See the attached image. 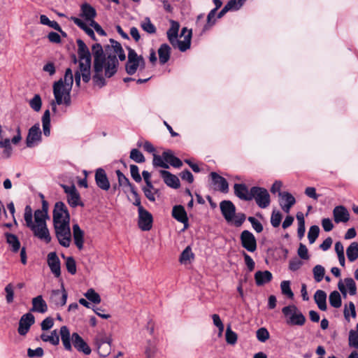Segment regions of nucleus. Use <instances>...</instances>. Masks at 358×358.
<instances>
[{"label": "nucleus", "mask_w": 358, "mask_h": 358, "mask_svg": "<svg viewBox=\"0 0 358 358\" xmlns=\"http://www.w3.org/2000/svg\"><path fill=\"white\" fill-rule=\"evenodd\" d=\"M41 209L36 210L34 213L30 206H26L24 213V220L26 226L32 231L34 236L49 243L51 236L47 226V220L50 219L48 215L49 204L46 200L41 202Z\"/></svg>", "instance_id": "1"}, {"label": "nucleus", "mask_w": 358, "mask_h": 358, "mask_svg": "<svg viewBox=\"0 0 358 358\" xmlns=\"http://www.w3.org/2000/svg\"><path fill=\"white\" fill-rule=\"evenodd\" d=\"M78 56L73 58L74 64H78L77 69L75 71V83L77 87L80 86L81 79L85 83L91 80V53L86 44L81 39L77 40Z\"/></svg>", "instance_id": "2"}, {"label": "nucleus", "mask_w": 358, "mask_h": 358, "mask_svg": "<svg viewBox=\"0 0 358 358\" xmlns=\"http://www.w3.org/2000/svg\"><path fill=\"white\" fill-rule=\"evenodd\" d=\"M73 84L72 69L65 71L64 78L53 84V94L57 104L69 107L71 104V92Z\"/></svg>", "instance_id": "3"}, {"label": "nucleus", "mask_w": 358, "mask_h": 358, "mask_svg": "<svg viewBox=\"0 0 358 358\" xmlns=\"http://www.w3.org/2000/svg\"><path fill=\"white\" fill-rule=\"evenodd\" d=\"M110 45H108L106 48V51H108V49H110L105 66V75L108 78L113 76L117 71L118 66L117 57H118L120 61H124L126 59V55L121 44L113 39H110Z\"/></svg>", "instance_id": "4"}, {"label": "nucleus", "mask_w": 358, "mask_h": 358, "mask_svg": "<svg viewBox=\"0 0 358 358\" xmlns=\"http://www.w3.org/2000/svg\"><path fill=\"white\" fill-rule=\"evenodd\" d=\"M128 56L125 65L126 72L129 75L135 74L137 71H142L145 67V62L142 55H138L136 52L131 48H127Z\"/></svg>", "instance_id": "5"}, {"label": "nucleus", "mask_w": 358, "mask_h": 358, "mask_svg": "<svg viewBox=\"0 0 358 358\" xmlns=\"http://www.w3.org/2000/svg\"><path fill=\"white\" fill-rule=\"evenodd\" d=\"M282 313L289 325L302 326L306 322V317L295 305L285 306Z\"/></svg>", "instance_id": "6"}, {"label": "nucleus", "mask_w": 358, "mask_h": 358, "mask_svg": "<svg viewBox=\"0 0 358 358\" xmlns=\"http://www.w3.org/2000/svg\"><path fill=\"white\" fill-rule=\"evenodd\" d=\"M53 226L70 224V215L67 207L62 201L55 203L52 212Z\"/></svg>", "instance_id": "7"}, {"label": "nucleus", "mask_w": 358, "mask_h": 358, "mask_svg": "<svg viewBox=\"0 0 358 358\" xmlns=\"http://www.w3.org/2000/svg\"><path fill=\"white\" fill-rule=\"evenodd\" d=\"M255 199L261 208H267L271 203V197L266 189L260 187H252V200Z\"/></svg>", "instance_id": "8"}, {"label": "nucleus", "mask_w": 358, "mask_h": 358, "mask_svg": "<svg viewBox=\"0 0 358 358\" xmlns=\"http://www.w3.org/2000/svg\"><path fill=\"white\" fill-rule=\"evenodd\" d=\"M42 142V132L39 123H36L28 130L26 137V145L27 148H34Z\"/></svg>", "instance_id": "9"}, {"label": "nucleus", "mask_w": 358, "mask_h": 358, "mask_svg": "<svg viewBox=\"0 0 358 358\" xmlns=\"http://www.w3.org/2000/svg\"><path fill=\"white\" fill-rule=\"evenodd\" d=\"M54 229L59 243L63 247L69 248L71 243L70 224L54 227Z\"/></svg>", "instance_id": "10"}, {"label": "nucleus", "mask_w": 358, "mask_h": 358, "mask_svg": "<svg viewBox=\"0 0 358 358\" xmlns=\"http://www.w3.org/2000/svg\"><path fill=\"white\" fill-rule=\"evenodd\" d=\"M22 140V135L20 127L17 129V134L10 140L8 138H0V148L3 149V155L8 158L11 156L13 148L11 143L14 145L18 144Z\"/></svg>", "instance_id": "11"}, {"label": "nucleus", "mask_w": 358, "mask_h": 358, "mask_svg": "<svg viewBox=\"0 0 358 358\" xmlns=\"http://www.w3.org/2000/svg\"><path fill=\"white\" fill-rule=\"evenodd\" d=\"M64 192L66 194L68 203L73 208L78 206H83L80 196L75 185H62Z\"/></svg>", "instance_id": "12"}, {"label": "nucleus", "mask_w": 358, "mask_h": 358, "mask_svg": "<svg viewBox=\"0 0 358 358\" xmlns=\"http://www.w3.org/2000/svg\"><path fill=\"white\" fill-rule=\"evenodd\" d=\"M68 294L62 284L61 289H53L50 296V303L53 304L55 308H60L66 303Z\"/></svg>", "instance_id": "13"}, {"label": "nucleus", "mask_w": 358, "mask_h": 358, "mask_svg": "<svg viewBox=\"0 0 358 358\" xmlns=\"http://www.w3.org/2000/svg\"><path fill=\"white\" fill-rule=\"evenodd\" d=\"M241 245L248 252H253L257 250V241L252 232L244 230L240 236Z\"/></svg>", "instance_id": "14"}, {"label": "nucleus", "mask_w": 358, "mask_h": 358, "mask_svg": "<svg viewBox=\"0 0 358 358\" xmlns=\"http://www.w3.org/2000/svg\"><path fill=\"white\" fill-rule=\"evenodd\" d=\"M92 52L94 56V69L100 71L101 66H105L106 59L104 57L103 50L101 44L95 43L92 46Z\"/></svg>", "instance_id": "15"}, {"label": "nucleus", "mask_w": 358, "mask_h": 358, "mask_svg": "<svg viewBox=\"0 0 358 358\" xmlns=\"http://www.w3.org/2000/svg\"><path fill=\"white\" fill-rule=\"evenodd\" d=\"M34 322L35 317L31 313L24 314L19 321L18 334L21 336H25Z\"/></svg>", "instance_id": "16"}, {"label": "nucleus", "mask_w": 358, "mask_h": 358, "mask_svg": "<svg viewBox=\"0 0 358 358\" xmlns=\"http://www.w3.org/2000/svg\"><path fill=\"white\" fill-rule=\"evenodd\" d=\"M152 215L145 208H140L138 224L142 231H149L152 226Z\"/></svg>", "instance_id": "17"}, {"label": "nucleus", "mask_w": 358, "mask_h": 358, "mask_svg": "<svg viewBox=\"0 0 358 358\" xmlns=\"http://www.w3.org/2000/svg\"><path fill=\"white\" fill-rule=\"evenodd\" d=\"M279 205L281 209L286 213H289L291 208L295 204L296 199L288 192H279Z\"/></svg>", "instance_id": "18"}, {"label": "nucleus", "mask_w": 358, "mask_h": 358, "mask_svg": "<svg viewBox=\"0 0 358 358\" xmlns=\"http://www.w3.org/2000/svg\"><path fill=\"white\" fill-rule=\"evenodd\" d=\"M338 288L345 297L348 291L352 296L357 293L356 284L352 278H345L343 280H341L338 283Z\"/></svg>", "instance_id": "19"}, {"label": "nucleus", "mask_w": 358, "mask_h": 358, "mask_svg": "<svg viewBox=\"0 0 358 358\" xmlns=\"http://www.w3.org/2000/svg\"><path fill=\"white\" fill-rule=\"evenodd\" d=\"M220 208L221 213L227 222H232L234 213H236V206L229 200H224L220 202Z\"/></svg>", "instance_id": "20"}, {"label": "nucleus", "mask_w": 358, "mask_h": 358, "mask_svg": "<svg viewBox=\"0 0 358 358\" xmlns=\"http://www.w3.org/2000/svg\"><path fill=\"white\" fill-rule=\"evenodd\" d=\"M210 176L215 190L222 193H227L229 192V184L224 178L215 172H211Z\"/></svg>", "instance_id": "21"}, {"label": "nucleus", "mask_w": 358, "mask_h": 358, "mask_svg": "<svg viewBox=\"0 0 358 358\" xmlns=\"http://www.w3.org/2000/svg\"><path fill=\"white\" fill-rule=\"evenodd\" d=\"M184 36L183 41L177 39V43L172 45L174 48H178L181 52H185L190 48L192 38V29H187L186 27L182 28L181 36Z\"/></svg>", "instance_id": "22"}, {"label": "nucleus", "mask_w": 358, "mask_h": 358, "mask_svg": "<svg viewBox=\"0 0 358 358\" xmlns=\"http://www.w3.org/2000/svg\"><path fill=\"white\" fill-rule=\"evenodd\" d=\"M234 194L243 201L252 200V188L249 189L245 184L236 183L234 185Z\"/></svg>", "instance_id": "23"}, {"label": "nucleus", "mask_w": 358, "mask_h": 358, "mask_svg": "<svg viewBox=\"0 0 358 358\" xmlns=\"http://www.w3.org/2000/svg\"><path fill=\"white\" fill-rule=\"evenodd\" d=\"M48 304L43 299L42 295H38L31 299V312L43 314L48 311Z\"/></svg>", "instance_id": "24"}, {"label": "nucleus", "mask_w": 358, "mask_h": 358, "mask_svg": "<svg viewBox=\"0 0 358 358\" xmlns=\"http://www.w3.org/2000/svg\"><path fill=\"white\" fill-rule=\"evenodd\" d=\"M48 264L55 276L59 278L61 275L60 261L56 252H52L48 255Z\"/></svg>", "instance_id": "25"}, {"label": "nucleus", "mask_w": 358, "mask_h": 358, "mask_svg": "<svg viewBox=\"0 0 358 358\" xmlns=\"http://www.w3.org/2000/svg\"><path fill=\"white\" fill-rule=\"evenodd\" d=\"M72 230L74 244L79 250H82L84 248L85 232L77 223L73 225Z\"/></svg>", "instance_id": "26"}, {"label": "nucleus", "mask_w": 358, "mask_h": 358, "mask_svg": "<svg viewBox=\"0 0 358 358\" xmlns=\"http://www.w3.org/2000/svg\"><path fill=\"white\" fill-rule=\"evenodd\" d=\"M80 17L85 21L90 24L94 21V17L96 15V10L90 4L87 3H83L80 6Z\"/></svg>", "instance_id": "27"}, {"label": "nucleus", "mask_w": 358, "mask_h": 358, "mask_svg": "<svg viewBox=\"0 0 358 358\" xmlns=\"http://www.w3.org/2000/svg\"><path fill=\"white\" fill-rule=\"evenodd\" d=\"M71 340L74 347L85 355H90L92 352L90 348L85 341L77 333H73L71 336Z\"/></svg>", "instance_id": "28"}, {"label": "nucleus", "mask_w": 358, "mask_h": 358, "mask_svg": "<svg viewBox=\"0 0 358 358\" xmlns=\"http://www.w3.org/2000/svg\"><path fill=\"white\" fill-rule=\"evenodd\" d=\"M95 180L97 186L103 190H108L110 182L108 180L106 173L103 169H98L95 173Z\"/></svg>", "instance_id": "29"}, {"label": "nucleus", "mask_w": 358, "mask_h": 358, "mask_svg": "<svg viewBox=\"0 0 358 358\" xmlns=\"http://www.w3.org/2000/svg\"><path fill=\"white\" fill-rule=\"evenodd\" d=\"M172 216L178 222L184 224L185 228H187L188 218L187 213L182 206H175L172 210Z\"/></svg>", "instance_id": "30"}, {"label": "nucleus", "mask_w": 358, "mask_h": 358, "mask_svg": "<svg viewBox=\"0 0 358 358\" xmlns=\"http://www.w3.org/2000/svg\"><path fill=\"white\" fill-rule=\"evenodd\" d=\"M334 221L336 223L346 222L350 219V214L348 210L343 206L334 208L333 210Z\"/></svg>", "instance_id": "31"}, {"label": "nucleus", "mask_w": 358, "mask_h": 358, "mask_svg": "<svg viewBox=\"0 0 358 358\" xmlns=\"http://www.w3.org/2000/svg\"><path fill=\"white\" fill-rule=\"evenodd\" d=\"M159 173L168 186L175 189L180 187V180L176 176L165 170H161Z\"/></svg>", "instance_id": "32"}, {"label": "nucleus", "mask_w": 358, "mask_h": 358, "mask_svg": "<svg viewBox=\"0 0 358 358\" xmlns=\"http://www.w3.org/2000/svg\"><path fill=\"white\" fill-rule=\"evenodd\" d=\"M272 273L268 271H258L255 274V280L257 286H262L272 280Z\"/></svg>", "instance_id": "33"}, {"label": "nucleus", "mask_w": 358, "mask_h": 358, "mask_svg": "<svg viewBox=\"0 0 358 358\" xmlns=\"http://www.w3.org/2000/svg\"><path fill=\"white\" fill-rule=\"evenodd\" d=\"M179 28L180 24L178 22L174 20L171 21V27L167 31L166 34L171 45H174V43H177Z\"/></svg>", "instance_id": "34"}, {"label": "nucleus", "mask_w": 358, "mask_h": 358, "mask_svg": "<svg viewBox=\"0 0 358 358\" xmlns=\"http://www.w3.org/2000/svg\"><path fill=\"white\" fill-rule=\"evenodd\" d=\"M59 334L61 336V340L64 348L66 350L71 351L72 349L71 343V334L68 327L66 326H62L60 328Z\"/></svg>", "instance_id": "35"}, {"label": "nucleus", "mask_w": 358, "mask_h": 358, "mask_svg": "<svg viewBox=\"0 0 358 358\" xmlns=\"http://www.w3.org/2000/svg\"><path fill=\"white\" fill-rule=\"evenodd\" d=\"M4 235L6 243L9 245L12 252H17L20 248V242L17 236L8 232L5 233Z\"/></svg>", "instance_id": "36"}, {"label": "nucleus", "mask_w": 358, "mask_h": 358, "mask_svg": "<svg viewBox=\"0 0 358 358\" xmlns=\"http://www.w3.org/2000/svg\"><path fill=\"white\" fill-rule=\"evenodd\" d=\"M159 59L161 64H166L170 59L171 48L166 44H162L158 49Z\"/></svg>", "instance_id": "37"}, {"label": "nucleus", "mask_w": 358, "mask_h": 358, "mask_svg": "<svg viewBox=\"0 0 358 358\" xmlns=\"http://www.w3.org/2000/svg\"><path fill=\"white\" fill-rule=\"evenodd\" d=\"M314 299L321 310H327V294L323 290H317L314 294Z\"/></svg>", "instance_id": "38"}, {"label": "nucleus", "mask_w": 358, "mask_h": 358, "mask_svg": "<svg viewBox=\"0 0 358 358\" xmlns=\"http://www.w3.org/2000/svg\"><path fill=\"white\" fill-rule=\"evenodd\" d=\"M71 20L80 29L84 30L85 33L90 36L93 40H96L95 34L94 31L87 26L86 22L83 21L82 19H80L76 17H72Z\"/></svg>", "instance_id": "39"}, {"label": "nucleus", "mask_w": 358, "mask_h": 358, "mask_svg": "<svg viewBox=\"0 0 358 358\" xmlns=\"http://www.w3.org/2000/svg\"><path fill=\"white\" fill-rule=\"evenodd\" d=\"M41 121L43 134L48 137L50 135V113L49 110H45Z\"/></svg>", "instance_id": "40"}, {"label": "nucleus", "mask_w": 358, "mask_h": 358, "mask_svg": "<svg viewBox=\"0 0 358 358\" xmlns=\"http://www.w3.org/2000/svg\"><path fill=\"white\" fill-rule=\"evenodd\" d=\"M41 338L44 342H48L53 345H57L59 343V336L57 330L52 331L50 334H42Z\"/></svg>", "instance_id": "41"}, {"label": "nucleus", "mask_w": 358, "mask_h": 358, "mask_svg": "<svg viewBox=\"0 0 358 358\" xmlns=\"http://www.w3.org/2000/svg\"><path fill=\"white\" fill-rule=\"evenodd\" d=\"M346 255L350 262H355L358 258V243L352 242L346 250Z\"/></svg>", "instance_id": "42"}, {"label": "nucleus", "mask_w": 358, "mask_h": 358, "mask_svg": "<svg viewBox=\"0 0 358 358\" xmlns=\"http://www.w3.org/2000/svg\"><path fill=\"white\" fill-rule=\"evenodd\" d=\"M194 258V255L192 251V248L190 246L186 247V248L182 252L180 257V262L182 264H187L191 262Z\"/></svg>", "instance_id": "43"}, {"label": "nucleus", "mask_w": 358, "mask_h": 358, "mask_svg": "<svg viewBox=\"0 0 358 358\" xmlns=\"http://www.w3.org/2000/svg\"><path fill=\"white\" fill-rule=\"evenodd\" d=\"M4 292L6 303H12L15 298V285L12 282L7 284L4 287Z\"/></svg>", "instance_id": "44"}, {"label": "nucleus", "mask_w": 358, "mask_h": 358, "mask_svg": "<svg viewBox=\"0 0 358 358\" xmlns=\"http://www.w3.org/2000/svg\"><path fill=\"white\" fill-rule=\"evenodd\" d=\"M116 174L118 179V183L120 186L129 188L130 191L134 189V185L129 182V179L120 171H116Z\"/></svg>", "instance_id": "45"}, {"label": "nucleus", "mask_w": 358, "mask_h": 358, "mask_svg": "<svg viewBox=\"0 0 358 358\" xmlns=\"http://www.w3.org/2000/svg\"><path fill=\"white\" fill-rule=\"evenodd\" d=\"M143 191L144 192L145 196L149 201L152 202L155 201L156 195L158 194L159 190L155 188L152 185H151L150 188L149 185H145L143 188Z\"/></svg>", "instance_id": "46"}, {"label": "nucleus", "mask_w": 358, "mask_h": 358, "mask_svg": "<svg viewBox=\"0 0 358 358\" xmlns=\"http://www.w3.org/2000/svg\"><path fill=\"white\" fill-rule=\"evenodd\" d=\"M84 296L93 303L99 304L101 301L100 295L92 288L87 289Z\"/></svg>", "instance_id": "47"}, {"label": "nucleus", "mask_w": 358, "mask_h": 358, "mask_svg": "<svg viewBox=\"0 0 358 358\" xmlns=\"http://www.w3.org/2000/svg\"><path fill=\"white\" fill-rule=\"evenodd\" d=\"M335 251L337 254L338 259L339 261V263L341 266H345V255H344V247L343 244L338 241L335 243Z\"/></svg>", "instance_id": "48"}, {"label": "nucleus", "mask_w": 358, "mask_h": 358, "mask_svg": "<svg viewBox=\"0 0 358 358\" xmlns=\"http://www.w3.org/2000/svg\"><path fill=\"white\" fill-rule=\"evenodd\" d=\"M105 69V66H101V70L97 71L96 69H94V75L93 76V81L94 85L99 87H102L105 85V79L102 76L103 69Z\"/></svg>", "instance_id": "49"}, {"label": "nucleus", "mask_w": 358, "mask_h": 358, "mask_svg": "<svg viewBox=\"0 0 358 358\" xmlns=\"http://www.w3.org/2000/svg\"><path fill=\"white\" fill-rule=\"evenodd\" d=\"M329 303L334 308H338L341 306V297L338 292L334 291L329 295Z\"/></svg>", "instance_id": "50"}, {"label": "nucleus", "mask_w": 358, "mask_h": 358, "mask_svg": "<svg viewBox=\"0 0 358 358\" xmlns=\"http://www.w3.org/2000/svg\"><path fill=\"white\" fill-rule=\"evenodd\" d=\"M280 289L282 294L285 295L287 298L292 299L294 298V293L290 287V281L283 280L280 283Z\"/></svg>", "instance_id": "51"}, {"label": "nucleus", "mask_w": 358, "mask_h": 358, "mask_svg": "<svg viewBox=\"0 0 358 358\" xmlns=\"http://www.w3.org/2000/svg\"><path fill=\"white\" fill-rule=\"evenodd\" d=\"M215 10H211L210 11L207 16V23L203 26L201 33H204L208 31L215 24Z\"/></svg>", "instance_id": "52"}, {"label": "nucleus", "mask_w": 358, "mask_h": 358, "mask_svg": "<svg viewBox=\"0 0 358 358\" xmlns=\"http://www.w3.org/2000/svg\"><path fill=\"white\" fill-rule=\"evenodd\" d=\"M225 339L226 342L231 345H235L237 342L238 335L236 332L232 331L230 327H228L226 329Z\"/></svg>", "instance_id": "53"}, {"label": "nucleus", "mask_w": 358, "mask_h": 358, "mask_svg": "<svg viewBox=\"0 0 358 358\" xmlns=\"http://www.w3.org/2000/svg\"><path fill=\"white\" fill-rule=\"evenodd\" d=\"M141 28L148 34H155L156 32V28L155 25L151 22L149 17H145L144 20L141 22Z\"/></svg>", "instance_id": "54"}, {"label": "nucleus", "mask_w": 358, "mask_h": 358, "mask_svg": "<svg viewBox=\"0 0 358 358\" xmlns=\"http://www.w3.org/2000/svg\"><path fill=\"white\" fill-rule=\"evenodd\" d=\"M355 306L353 302H349L348 305L344 308V317L346 320L350 321V317H356Z\"/></svg>", "instance_id": "55"}, {"label": "nucleus", "mask_w": 358, "mask_h": 358, "mask_svg": "<svg viewBox=\"0 0 358 358\" xmlns=\"http://www.w3.org/2000/svg\"><path fill=\"white\" fill-rule=\"evenodd\" d=\"M29 106L36 112L40 111L42 106V100L39 94H35L29 101Z\"/></svg>", "instance_id": "56"}, {"label": "nucleus", "mask_w": 358, "mask_h": 358, "mask_svg": "<svg viewBox=\"0 0 358 358\" xmlns=\"http://www.w3.org/2000/svg\"><path fill=\"white\" fill-rule=\"evenodd\" d=\"M157 352V348L156 345L151 341H148L145 350V354L146 357L155 358Z\"/></svg>", "instance_id": "57"}, {"label": "nucleus", "mask_w": 358, "mask_h": 358, "mask_svg": "<svg viewBox=\"0 0 358 358\" xmlns=\"http://www.w3.org/2000/svg\"><path fill=\"white\" fill-rule=\"evenodd\" d=\"M152 164L155 167H162L164 169H169V164L163 158V155L160 156L156 155L155 153L153 154Z\"/></svg>", "instance_id": "58"}, {"label": "nucleus", "mask_w": 358, "mask_h": 358, "mask_svg": "<svg viewBox=\"0 0 358 358\" xmlns=\"http://www.w3.org/2000/svg\"><path fill=\"white\" fill-rule=\"evenodd\" d=\"M313 272L315 281L317 282H321L324 275V268L321 265H316L313 268Z\"/></svg>", "instance_id": "59"}, {"label": "nucleus", "mask_w": 358, "mask_h": 358, "mask_svg": "<svg viewBox=\"0 0 358 358\" xmlns=\"http://www.w3.org/2000/svg\"><path fill=\"white\" fill-rule=\"evenodd\" d=\"M320 232V228L317 225L311 226L309 229L308 233V238L309 241V243L310 244H313L315 243V240L318 237Z\"/></svg>", "instance_id": "60"}, {"label": "nucleus", "mask_w": 358, "mask_h": 358, "mask_svg": "<svg viewBox=\"0 0 358 358\" xmlns=\"http://www.w3.org/2000/svg\"><path fill=\"white\" fill-rule=\"evenodd\" d=\"M129 157L136 163H143L145 162V157L142 152L136 148L131 150Z\"/></svg>", "instance_id": "61"}, {"label": "nucleus", "mask_w": 358, "mask_h": 358, "mask_svg": "<svg viewBox=\"0 0 358 358\" xmlns=\"http://www.w3.org/2000/svg\"><path fill=\"white\" fill-rule=\"evenodd\" d=\"M64 258V256H63ZM66 267L69 273L74 275L76 273V264L75 259L72 257H65Z\"/></svg>", "instance_id": "62"}, {"label": "nucleus", "mask_w": 358, "mask_h": 358, "mask_svg": "<svg viewBox=\"0 0 358 358\" xmlns=\"http://www.w3.org/2000/svg\"><path fill=\"white\" fill-rule=\"evenodd\" d=\"M282 214L279 210H273L271 216V224L273 227L280 226L282 220Z\"/></svg>", "instance_id": "63"}, {"label": "nucleus", "mask_w": 358, "mask_h": 358, "mask_svg": "<svg viewBox=\"0 0 358 358\" xmlns=\"http://www.w3.org/2000/svg\"><path fill=\"white\" fill-rule=\"evenodd\" d=\"M349 345L355 348H358V333H356L354 330L350 331Z\"/></svg>", "instance_id": "64"}]
</instances>
